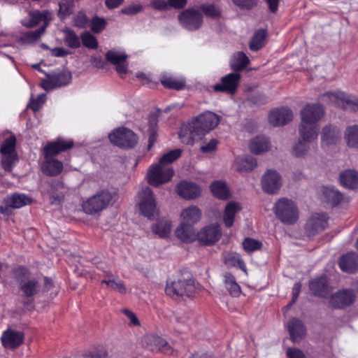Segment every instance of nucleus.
<instances>
[{
    "instance_id": "nucleus-56",
    "label": "nucleus",
    "mask_w": 358,
    "mask_h": 358,
    "mask_svg": "<svg viewBox=\"0 0 358 358\" xmlns=\"http://www.w3.org/2000/svg\"><path fill=\"white\" fill-rule=\"evenodd\" d=\"M262 244L260 241L251 238H246L243 242L244 250L248 252H252L261 248Z\"/></svg>"
},
{
    "instance_id": "nucleus-23",
    "label": "nucleus",
    "mask_w": 358,
    "mask_h": 358,
    "mask_svg": "<svg viewBox=\"0 0 358 358\" xmlns=\"http://www.w3.org/2000/svg\"><path fill=\"white\" fill-rule=\"evenodd\" d=\"M341 138V131L338 128L332 125L323 127L321 133L322 147H329L336 145Z\"/></svg>"
},
{
    "instance_id": "nucleus-33",
    "label": "nucleus",
    "mask_w": 358,
    "mask_h": 358,
    "mask_svg": "<svg viewBox=\"0 0 358 358\" xmlns=\"http://www.w3.org/2000/svg\"><path fill=\"white\" fill-rule=\"evenodd\" d=\"M241 209V205L237 202L231 201L226 205L223 213V222L227 227L233 225L235 215Z\"/></svg>"
},
{
    "instance_id": "nucleus-9",
    "label": "nucleus",
    "mask_w": 358,
    "mask_h": 358,
    "mask_svg": "<svg viewBox=\"0 0 358 358\" xmlns=\"http://www.w3.org/2000/svg\"><path fill=\"white\" fill-rule=\"evenodd\" d=\"M108 138L113 144L121 148H132L137 143L136 135L125 127L114 130L109 134Z\"/></svg>"
},
{
    "instance_id": "nucleus-3",
    "label": "nucleus",
    "mask_w": 358,
    "mask_h": 358,
    "mask_svg": "<svg viewBox=\"0 0 358 358\" xmlns=\"http://www.w3.org/2000/svg\"><path fill=\"white\" fill-rule=\"evenodd\" d=\"M194 280L191 278L180 277L168 282L166 287L167 295L174 299L190 297L195 292Z\"/></svg>"
},
{
    "instance_id": "nucleus-39",
    "label": "nucleus",
    "mask_w": 358,
    "mask_h": 358,
    "mask_svg": "<svg viewBox=\"0 0 358 358\" xmlns=\"http://www.w3.org/2000/svg\"><path fill=\"white\" fill-rule=\"evenodd\" d=\"M62 31L64 34L63 40L69 48L77 49L80 47V36L76 34L73 30L68 27H64Z\"/></svg>"
},
{
    "instance_id": "nucleus-41",
    "label": "nucleus",
    "mask_w": 358,
    "mask_h": 358,
    "mask_svg": "<svg viewBox=\"0 0 358 358\" xmlns=\"http://www.w3.org/2000/svg\"><path fill=\"white\" fill-rule=\"evenodd\" d=\"M212 194L220 199H227L230 192L226 183L223 181H215L210 185Z\"/></svg>"
},
{
    "instance_id": "nucleus-2",
    "label": "nucleus",
    "mask_w": 358,
    "mask_h": 358,
    "mask_svg": "<svg viewBox=\"0 0 358 358\" xmlns=\"http://www.w3.org/2000/svg\"><path fill=\"white\" fill-rule=\"evenodd\" d=\"M273 211L276 217L283 224L291 225L299 217V210L295 203L287 198L278 199L274 205Z\"/></svg>"
},
{
    "instance_id": "nucleus-54",
    "label": "nucleus",
    "mask_w": 358,
    "mask_h": 358,
    "mask_svg": "<svg viewBox=\"0 0 358 358\" xmlns=\"http://www.w3.org/2000/svg\"><path fill=\"white\" fill-rule=\"evenodd\" d=\"M201 11L206 16L211 18H217L220 16V9L214 4H203L201 6Z\"/></svg>"
},
{
    "instance_id": "nucleus-37",
    "label": "nucleus",
    "mask_w": 358,
    "mask_h": 358,
    "mask_svg": "<svg viewBox=\"0 0 358 358\" xmlns=\"http://www.w3.org/2000/svg\"><path fill=\"white\" fill-rule=\"evenodd\" d=\"M344 139L348 147L358 150V124L346 127Z\"/></svg>"
},
{
    "instance_id": "nucleus-16",
    "label": "nucleus",
    "mask_w": 358,
    "mask_h": 358,
    "mask_svg": "<svg viewBox=\"0 0 358 358\" xmlns=\"http://www.w3.org/2000/svg\"><path fill=\"white\" fill-rule=\"evenodd\" d=\"M261 182L265 192L275 194L282 186V177L276 171L268 170L262 176Z\"/></svg>"
},
{
    "instance_id": "nucleus-20",
    "label": "nucleus",
    "mask_w": 358,
    "mask_h": 358,
    "mask_svg": "<svg viewBox=\"0 0 358 358\" xmlns=\"http://www.w3.org/2000/svg\"><path fill=\"white\" fill-rule=\"evenodd\" d=\"M176 192L181 198L186 200H192L201 195V189L193 182L182 180L176 186Z\"/></svg>"
},
{
    "instance_id": "nucleus-35",
    "label": "nucleus",
    "mask_w": 358,
    "mask_h": 358,
    "mask_svg": "<svg viewBox=\"0 0 358 358\" xmlns=\"http://www.w3.org/2000/svg\"><path fill=\"white\" fill-rule=\"evenodd\" d=\"M41 169L47 175L57 176L59 174L63 169V164L55 159L48 158L42 164Z\"/></svg>"
},
{
    "instance_id": "nucleus-52",
    "label": "nucleus",
    "mask_w": 358,
    "mask_h": 358,
    "mask_svg": "<svg viewBox=\"0 0 358 358\" xmlns=\"http://www.w3.org/2000/svg\"><path fill=\"white\" fill-rule=\"evenodd\" d=\"M59 6L58 15L61 19H64L72 13L74 8V2L72 0H62L59 3Z\"/></svg>"
},
{
    "instance_id": "nucleus-46",
    "label": "nucleus",
    "mask_w": 358,
    "mask_h": 358,
    "mask_svg": "<svg viewBox=\"0 0 358 358\" xmlns=\"http://www.w3.org/2000/svg\"><path fill=\"white\" fill-rule=\"evenodd\" d=\"M101 283L106 284L108 288L117 291L120 294H125L127 292L123 281L118 277H115L113 275H108L107 278L101 281Z\"/></svg>"
},
{
    "instance_id": "nucleus-22",
    "label": "nucleus",
    "mask_w": 358,
    "mask_h": 358,
    "mask_svg": "<svg viewBox=\"0 0 358 358\" xmlns=\"http://www.w3.org/2000/svg\"><path fill=\"white\" fill-rule=\"evenodd\" d=\"M293 118L292 110L286 107L275 108L271 110L268 115V121L273 126H282Z\"/></svg>"
},
{
    "instance_id": "nucleus-43",
    "label": "nucleus",
    "mask_w": 358,
    "mask_h": 358,
    "mask_svg": "<svg viewBox=\"0 0 358 358\" xmlns=\"http://www.w3.org/2000/svg\"><path fill=\"white\" fill-rule=\"evenodd\" d=\"M160 80L165 87L177 90H182L185 85V80L183 78H177L166 75L162 76Z\"/></svg>"
},
{
    "instance_id": "nucleus-61",
    "label": "nucleus",
    "mask_w": 358,
    "mask_h": 358,
    "mask_svg": "<svg viewBox=\"0 0 358 358\" xmlns=\"http://www.w3.org/2000/svg\"><path fill=\"white\" fill-rule=\"evenodd\" d=\"M45 101V94H39L36 99H31L29 103V107L34 111L36 112L39 110L41 106Z\"/></svg>"
},
{
    "instance_id": "nucleus-57",
    "label": "nucleus",
    "mask_w": 358,
    "mask_h": 358,
    "mask_svg": "<svg viewBox=\"0 0 358 358\" xmlns=\"http://www.w3.org/2000/svg\"><path fill=\"white\" fill-rule=\"evenodd\" d=\"M106 20L103 18L94 17L90 22V29L94 33H100L106 27Z\"/></svg>"
},
{
    "instance_id": "nucleus-8",
    "label": "nucleus",
    "mask_w": 358,
    "mask_h": 358,
    "mask_svg": "<svg viewBox=\"0 0 358 358\" xmlns=\"http://www.w3.org/2000/svg\"><path fill=\"white\" fill-rule=\"evenodd\" d=\"M329 103H334L345 110L352 112L358 111V98L353 95L346 94L343 92H328L323 95Z\"/></svg>"
},
{
    "instance_id": "nucleus-30",
    "label": "nucleus",
    "mask_w": 358,
    "mask_h": 358,
    "mask_svg": "<svg viewBox=\"0 0 358 358\" xmlns=\"http://www.w3.org/2000/svg\"><path fill=\"white\" fill-rule=\"evenodd\" d=\"M339 267L347 273H354L358 269V255L350 252L341 257Z\"/></svg>"
},
{
    "instance_id": "nucleus-64",
    "label": "nucleus",
    "mask_w": 358,
    "mask_h": 358,
    "mask_svg": "<svg viewBox=\"0 0 358 358\" xmlns=\"http://www.w3.org/2000/svg\"><path fill=\"white\" fill-rule=\"evenodd\" d=\"M287 354L289 358H305L303 352L296 348H289Z\"/></svg>"
},
{
    "instance_id": "nucleus-55",
    "label": "nucleus",
    "mask_w": 358,
    "mask_h": 358,
    "mask_svg": "<svg viewBox=\"0 0 358 358\" xmlns=\"http://www.w3.org/2000/svg\"><path fill=\"white\" fill-rule=\"evenodd\" d=\"M325 287V278L315 279L310 282V288L315 295H322Z\"/></svg>"
},
{
    "instance_id": "nucleus-14",
    "label": "nucleus",
    "mask_w": 358,
    "mask_h": 358,
    "mask_svg": "<svg viewBox=\"0 0 358 358\" xmlns=\"http://www.w3.org/2000/svg\"><path fill=\"white\" fill-rule=\"evenodd\" d=\"M143 346L151 351H159L165 355H173V349L164 338L155 336L147 335L143 338Z\"/></svg>"
},
{
    "instance_id": "nucleus-51",
    "label": "nucleus",
    "mask_w": 358,
    "mask_h": 358,
    "mask_svg": "<svg viewBox=\"0 0 358 358\" xmlns=\"http://www.w3.org/2000/svg\"><path fill=\"white\" fill-rule=\"evenodd\" d=\"M223 259L225 264L230 266H238L242 270H245V264L239 255L234 252H224Z\"/></svg>"
},
{
    "instance_id": "nucleus-48",
    "label": "nucleus",
    "mask_w": 358,
    "mask_h": 358,
    "mask_svg": "<svg viewBox=\"0 0 358 358\" xmlns=\"http://www.w3.org/2000/svg\"><path fill=\"white\" fill-rule=\"evenodd\" d=\"M266 36V30H264L263 29L257 30L255 32V34L250 41V50H252L253 51H257V50H259V49H261L264 45Z\"/></svg>"
},
{
    "instance_id": "nucleus-29",
    "label": "nucleus",
    "mask_w": 358,
    "mask_h": 358,
    "mask_svg": "<svg viewBox=\"0 0 358 358\" xmlns=\"http://www.w3.org/2000/svg\"><path fill=\"white\" fill-rule=\"evenodd\" d=\"M290 338L294 343H299L305 336L306 329L302 322L298 319H292L287 325Z\"/></svg>"
},
{
    "instance_id": "nucleus-27",
    "label": "nucleus",
    "mask_w": 358,
    "mask_h": 358,
    "mask_svg": "<svg viewBox=\"0 0 358 358\" xmlns=\"http://www.w3.org/2000/svg\"><path fill=\"white\" fill-rule=\"evenodd\" d=\"M106 56L108 62L116 66V70L120 74L126 73L127 69L126 64L127 55L126 54L115 50H109Z\"/></svg>"
},
{
    "instance_id": "nucleus-49",
    "label": "nucleus",
    "mask_w": 358,
    "mask_h": 358,
    "mask_svg": "<svg viewBox=\"0 0 358 358\" xmlns=\"http://www.w3.org/2000/svg\"><path fill=\"white\" fill-rule=\"evenodd\" d=\"M45 31V27H42L35 31H28L22 35L19 41L22 45H29L38 41Z\"/></svg>"
},
{
    "instance_id": "nucleus-7",
    "label": "nucleus",
    "mask_w": 358,
    "mask_h": 358,
    "mask_svg": "<svg viewBox=\"0 0 358 358\" xmlns=\"http://www.w3.org/2000/svg\"><path fill=\"white\" fill-rule=\"evenodd\" d=\"M15 144L16 138L14 136H11L3 142L1 147V166L5 171L10 172L18 161Z\"/></svg>"
},
{
    "instance_id": "nucleus-21",
    "label": "nucleus",
    "mask_w": 358,
    "mask_h": 358,
    "mask_svg": "<svg viewBox=\"0 0 358 358\" xmlns=\"http://www.w3.org/2000/svg\"><path fill=\"white\" fill-rule=\"evenodd\" d=\"M327 225V217L325 214L313 215L306 222L305 229L308 236H313L322 231Z\"/></svg>"
},
{
    "instance_id": "nucleus-15",
    "label": "nucleus",
    "mask_w": 358,
    "mask_h": 358,
    "mask_svg": "<svg viewBox=\"0 0 358 358\" xmlns=\"http://www.w3.org/2000/svg\"><path fill=\"white\" fill-rule=\"evenodd\" d=\"M240 79L239 73H229L221 78L220 83L214 85L213 89L215 92L234 94L237 90Z\"/></svg>"
},
{
    "instance_id": "nucleus-24",
    "label": "nucleus",
    "mask_w": 358,
    "mask_h": 358,
    "mask_svg": "<svg viewBox=\"0 0 358 358\" xmlns=\"http://www.w3.org/2000/svg\"><path fill=\"white\" fill-rule=\"evenodd\" d=\"M52 13L48 10L40 12L38 10H34L29 13L27 18L22 20V24L27 27H32L37 25L41 22H43L44 27L48 25L51 20Z\"/></svg>"
},
{
    "instance_id": "nucleus-26",
    "label": "nucleus",
    "mask_w": 358,
    "mask_h": 358,
    "mask_svg": "<svg viewBox=\"0 0 358 358\" xmlns=\"http://www.w3.org/2000/svg\"><path fill=\"white\" fill-rule=\"evenodd\" d=\"M201 210L194 205L182 209L180 215V222L192 225L198 223L201 220Z\"/></svg>"
},
{
    "instance_id": "nucleus-4",
    "label": "nucleus",
    "mask_w": 358,
    "mask_h": 358,
    "mask_svg": "<svg viewBox=\"0 0 358 358\" xmlns=\"http://www.w3.org/2000/svg\"><path fill=\"white\" fill-rule=\"evenodd\" d=\"M116 194L108 190H101L83 203V210L90 215L105 209L115 199Z\"/></svg>"
},
{
    "instance_id": "nucleus-59",
    "label": "nucleus",
    "mask_w": 358,
    "mask_h": 358,
    "mask_svg": "<svg viewBox=\"0 0 358 358\" xmlns=\"http://www.w3.org/2000/svg\"><path fill=\"white\" fill-rule=\"evenodd\" d=\"M108 352L103 348L95 349L87 352L84 355V358H107Z\"/></svg>"
},
{
    "instance_id": "nucleus-58",
    "label": "nucleus",
    "mask_w": 358,
    "mask_h": 358,
    "mask_svg": "<svg viewBox=\"0 0 358 358\" xmlns=\"http://www.w3.org/2000/svg\"><path fill=\"white\" fill-rule=\"evenodd\" d=\"M88 20L86 15L83 12L78 13L73 17V24L78 28L83 29L86 27Z\"/></svg>"
},
{
    "instance_id": "nucleus-38",
    "label": "nucleus",
    "mask_w": 358,
    "mask_h": 358,
    "mask_svg": "<svg viewBox=\"0 0 358 358\" xmlns=\"http://www.w3.org/2000/svg\"><path fill=\"white\" fill-rule=\"evenodd\" d=\"M20 287L23 292V295L27 297L33 296L41 289L39 283L34 278L22 280Z\"/></svg>"
},
{
    "instance_id": "nucleus-18",
    "label": "nucleus",
    "mask_w": 358,
    "mask_h": 358,
    "mask_svg": "<svg viewBox=\"0 0 358 358\" xmlns=\"http://www.w3.org/2000/svg\"><path fill=\"white\" fill-rule=\"evenodd\" d=\"M73 145V140L58 138L55 141L48 143L43 148V151L44 157L45 159L50 158L62 152L70 149Z\"/></svg>"
},
{
    "instance_id": "nucleus-5",
    "label": "nucleus",
    "mask_w": 358,
    "mask_h": 358,
    "mask_svg": "<svg viewBox=\"0 0 358 358\" xmlns=\"http://www.w3.org/2000/svg\"><path fill=\"white\" fill-rule=\"evenodd\" d=\"M174 175L172 167L163 166L159 163L152 164L148 169L146 179L148 182L154 187L169 182Z\"/></svg>"
},
{
    "instance_id": "nucleus-11",
    "label": "nucleus",
    "mask_w": 358,
    "mask_h": 358,
    "mask_svg": "<svg viewBox=\"0 0 358 358\" xmlns=\"http://www.w3.org/2000/svg\"><path fill=\"white\" fill-rule=\"evenodd\" d=\"M30 197L24 194L15 193L7 196L0 204V213L8 215L13 208H20L31 203Z\"/></svg>"
},
{
    "instance_id": "nucleus-13",
    "label": "nucleus",
    "mask_w": 358,
    "mask_h": 358,
    "mask_svg": "<svg viewBox=\"0 0 358 358\" xmlns=\"http://www.w3.org/2000/svg\"><path fill=\"white\" fill-rule=\"evenodd\" d=\"M222 236L220 225L211 224L202 227L198 232L197 240L205 245H210L218 241Z\"/></svg>"
},
{
    "instance_id": "nucleus-1",
    "label": "nucleus",
    "mask_w": 358,
    "mask_h": 358,
    "mask_svg": "<svg viewBox=\"0 0 358 358\" xmlns=\"http://www.w3.org/2000/svg\"><path fill=\"white\" fill-rule=\"evenodd\" d=\"M220 121V117L210 111H206L192 122L184 124L180 131L179 138L184 144L192 145L215 129Z\"/></svg>"
},
{
    "instance_id": "nucleus-28",
    "label": "nucleus",
    "mask_w": 358,
    "mask_h": 358,
    "mask_svg": "<svg viewBox=\"0 0 358 358\" xmlns=\"http://www.w3.org/2000/svg\"><path fill=\"white\" fill-rule=\"evenodd\" d=\"M318 124H310L300 122L299 125V138L312 143L317 141L319 134Z\"/></svg>"
},
{
    "instance_id": "nucleus-63",
    "label": "nucleus",
    "mask_w": 358,
    "mask_h": 358,
    "mask_svg": "<svg viewBox=\"0 0 358 358\" xmlns=\"http://www.w3.org/2000/svg\"><path fill=\"white\" fill-rule=\"evenodd\" d=\"M150 6L157 10H169V3L168 1L166 0H153L150 3Z\"/></svg>"
},
{
    "instance_id": "nucleus-40",
    "label": "nucleus",
    "mask_w": 358,
    "mask_h": 358,
    "mask_svg": "<svg viewBox=\"0 0 358 358\" xmlns=\"http://www.w3.org/2000/svg\"><path fill=\"white\" fill-rule=\"evenodd\" d=\"M340 182L347 188H355L358 185V173L353 170H346L341 173Z\"/></svg>"
},
{
    "instance_id": "nucleus-36",
    "label": "nucleus",
    "mask_w": 358,
    "mask_h": 358,
    "mask_svg": "<svg viewBox=\"0 0 358 358\" xmlns=\"http://www.w3.org/2000/svg\"><path fill=\"white\" fill-rule=\"evenodd\" d=\"M310 143L301 138L294 142L292 146L291 154L297 158L306 157L310 150Z\"/></svg>"
},
{
    "instance_id": "nucleus-10",
    "label": "nucleus",
    "mask_w": 358,
    "mask_h": 358,
    "mask_svg": "<svg viewBox=\"0 0 358 358\" xmlns=\"http://www.w3.org/2000/svg\"><path fill=\"white\" fill-rule=\"evenodd\" d=\"M180 24L188 31L199 29L203 24V16L194 9L188 8L178 15Z\"/></svg>"
},
{
    "instance_id": "nucleus-19",
    "label": "nucleus",
    "mask_w": 358,
    "mask_h": 358,
    "mask_svg": "<svg viewBox=\"0 0 358 358\" xmlns=\"http://www.w3.org/2000/svg\"><path fill=\"white\" fill-rule=\"evenodd\" d=\"M71 73L67 71L52 73L47 76V79L41 83V86L45 90H50L66 85L71 82Z\"/></svg>"
},
{
    "instance_id": "nucleus-42",
    "label": "nucleus",
    "mask_w": 358,
    "mask_h": 358,
    "mask_svg": "<svg viewBox=\"0 0 358 358\" xmlns=\"http://www.w3.org/2000/svg\"><path fill=\"white\" fill-rule=\"evenodd\" d=\"M171 222L170 220L162 219L152 225V232L161 238L167 237L171 233Z\"/></svg>"
},
{
    "instance_id": "nucleus-25",
    "label": "nucleus",
    "mask_w": 358,
    "mask_h": 358,
    "mask_svg": "<svg viewBox=\"0 0 358 358\" xmlns=\"http://www.w3.org/2000/svg\"><path fill=\"white\" fill-rule=\"evenodd\" d=\"M176 237L184 243H192L197 240L198 232L195 231L194 225L180 222L175 231Z\"/></svg>"
},
{
    "instance_id": "nucleus-34",
    "label": "nucleus",
    "mask_w": 358,
    "mask_h": 358,
    "mask_svg": "<svg viewBox=\"0 0 358 358\" xmlns=\"http://www.w3.org/2000/svg\"><path fill=\"white\" fill-rule=\"evenodd\" d=\"M249 150L255 155H260L270 148L269 142L264 136H257L252 139L249 143Z\"/></svg>"
},
{
    "instance_id": "nucleus-44",
    "label": "nucleus",
    "mask_w": 358,
    "mask_h": 358,
    "mask_svg": "<svg viewBox=\"0 0 358 358\" xmlns=\"http://www.w3.org/2000/svg\"><path fill=\"white\" fill-rule=\"evenodd\" d=\"M322 194L324 200L331 206L337 205L343 199L342 194L334 187H324Z\"/></svg>"
},
{
    "instance_id": "nucleus-31",
    "label": "nucleus",
    "mask_w": 358,
    "mask_h": 358,
    "mask_svg": "<svg viewBox=\"0 0 358 358\" xmlns=\"http://www.w3.org/2000/svg\"><path fill=\"white\" fill-rule=\"evenodd\" d=\"M1 341L6 348H15L22 343L23 334L19 331L8 330L3 334Z\"/></svg>"
},
{
    "instance_id": "nucleus-47",
    "label": "nucleus",
    "mask_w": 358,
    "mask_h": 358,
    "mask_svg": "<svg viewBox=\"0 0 358 358\" xmlns=\"http://www.w3.org/2000/svg\"><path fill=\"white\" fill-rule=\"evenodd\" d=\"M223 280L226 289L233 296H238L241 293V287L236 281L234 276L230 273H225L223 275Z\"/></svg>"
},
{
    "instance_id": "nucleus-17",
    "label": "nucleus",
    "mask_w": 358,
    "mask_h": 358,
    "mask_svg": "<svg viewBox=\"0 0 358 358\" xmlns=\"http://www.w3.org/2000/svg\"><path fill=\"white\" fill-rule=\"evenodd\" d=\"M355 299L356 294L354 290L344 289L332 294L329 299V303L334 308H344L352 304Z\"/></svg>"
},
{
    "instance_id": "nucleus-62",
    "label": "nucleus",
    "mask_w": 358,
    "mask_h": 358,
    "mask_svg": "<svg viewBox=\"0 0 358 358\" xmlns=\"http://www.w3.org/2000/svg\"><path fill=\"white\" fill-rule=\"evenodd\" d=\"M217 145V141L216 139H211L209 142L201 146V151L203 153H210L214 151Z\"/></svg>"
},
{
    "instance_id": "nucleus-32",
    "label": "nucleus",
    "mask_w": 358,
    "mask_h": 358,
    "mask_svg": "<svg viewBox=\"0 0 358 358\" xmlns=\"http://www.w3.org/2000/svg\"><path fill=\"white\" fill-rule=\"evenodd\" d=\"M257 165L256 159L251 156L237 157L234 163V169L239 172L251 171Z\"/></svg>"
},
{
    "instance_id": "nucleus-6",
    "label": "nucleus",
    "mask_w": 358,
    "mask_h": 358,
    "mask_svg": "<svg viewBox=\"0 0 358 358\" xmlns=\"http://www.w3.org/2000/svg\"><path fill=\"white\" fill-rule=\"evenodd\" d=\"M138 206L143 215L149 220L154 219L159 214L155 196L150 187L143 188L138 193Z\"/></svg>"
},
{
    "instance_id": "nucleus-45",
    "label": "nucleus",
    "mask_w": 358,
    "mask_h": 358,
    "mask_svg": "<svg viewBox=\"0 0 358 358\" xmlns=\"http://www.w3.org/2000/svg\"><path fill=\"white\" fill-rule=\"evenodd\" d=\"M249 63V59L243 52L235 53L230 62L231 67L234 71H241L245 69Z\"/></svg>"
},
{
    "instance_id": "nucleus-53",
    "label": "nucleus",
    "mask_w": 358,
    "mask_h": 358,
    "mask_svg": "<svg viewBox=\"0 0 358 358\" xmlns=\"http://www.w3.org/2000/svg\"><path fill=\"white\" fill-rule=\"evenodd\" d=\"M80 39L84 46L90 49H96L98 41L94 36L89 31H85L81 34Z\"/></svg>"
},
{
    "instance_id": "nucleus-12",
    "label": "nucleus",
    "mask_w": 358,
    "mask_h": 358,
    "mask_svg": "<svg viewBox=\"0 0 358 358\" xmlns=\"http://www.w3.org/2000/svg\"><path fill=\"white\" fill-rule=\"evenodd\" d=\"M324 115L323 107L318 103H307L301 109V122L317 124V122L322 118Z\"/></svg>"
},
{
    "instance_id": "nucleus-50",
    "label": "nucleus",
    "mask_w": 358,
    "mask_h": 358,
    "mask_svg": "<svg viewBox=\"0 0 358 358\" xmlns=\"http://www.w3.org/2000/svg\"><path fill=\"white\" fill-rule=\"evenodd\" d=\"M180 149H175L163 155L159 159L158 163L163 166L171 167L170 164L178 159L181 155Z\"/></svg>"
},
{
    "instance_id": "nucleus-60",
    "label": "nucleus",
    "mask_w": 358,
    "mask_h": 358,
    "mask_svg": "<svg viewBox=\"0 0 358 358\" xmlns=\"http://www.w3.org/2000/svg\"><path fill=\"white\" fill-rule=\"evenodd\" d=\"M121 312L128 318L129 320V325L131 327H139L141 323L138 320L136 314L131 310L124 308L121 310Z\"/></svg>"
}]
</instances>
